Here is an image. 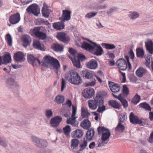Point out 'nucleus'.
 Instances as JSON below:
<instances>
[{
	"mask_svg": "<svg viewBox=\"0 0 153 153\" xmlns=\"http://www.w3.org/2000/svg\"><path fill=\"white\" fill-rule=\"evenodd\" d=\"M65 78L71 83L74 85H78L82 82L80 76L76 72L71 70L66 74Z\"/></svg>",
	"mask_w": 153,
	"mask_h": 153,
	"instance_id": "nucleus-1",
	"label": "nucleus"
},
{
	"mask_svg": "<svg viewBox=\"0 0 153 153\" xmlns=\"http://www.w3.org/2000/svg\"><path fill=\"white\" fill-rule=\"evenodd\" d=\"M103 104V98L102 96L99 94H97L94 100H90L88 101V105L89 108L92 110H95L98 105Z\"/></svg>",
	"mask_w": 153,
	"mask_h": 153,
	"instance_id": "nucleus-2",
	"label": "nucleus"
},
{
	"mask_svg": "<svg viewBox=\"0 0 153 153\" xmlns=\"http://www.w3.org/2000/svg\"><path fill=\"white\" fill-rule=\"evenodd\" d=\"M125 57L127 63L124 59H120L117 61L116 65L118 68L122 70H126L127 67L129 70H130L131 69V65L129 62V56H126Z\"/></svg>",
	"mask_w": 153,
	"mask_h": 153,
	"instance_id": "nucleus-3",
	"label": "nucleus"
},
{
	"mask_svg": "<svg viewBox=\"0 0 153 153\" xmlns=\"http://www.w3.org/2000/svg\"><path fill=\"white\" fill-rule=\"evenodd\" d=\"M131 123L134 124H139L143 125L147 123L148 120L146 119L139 118L133 112H131L129 116Z\"/></svg>",
	"mask_w": 153,
	"mask_h": 153,
	"instance_id": "nucleus-4",
	"label": "nucleus"
},
{
	"mask_svg": "<svg viewBox=\"0 0 153 153\" xmlns=\"http://www.w3.org/2000/svg\"><path fill=\"white\" fill-rule=\"evenodd\" d=\"M87 40L93 45L92 50L91 51L92 53L97 56H100L102 54L103 52V50L100 45L95 42H92L89 39H87Z\"/></svg>",
	"mask_w": 153,
	"mask_h": 153,
	"instance_id": "nucleus-5",
	"label": "nucleus"
},
{
	"mask_svg": "<svg viewBox=\"0 0 153 153\" xmlns=\"http://www.w3.org/2000/svg\"><path fill=\"white\" fill-rule=\"evenodd\" d=\"M26 10L28 13H32L36 16H37L40 13V9L36 4L30 5L27 8Z\"/></svg>",
	"mask_w": 153,
	"mask_h": 153,
	"instance_id": "nucleus-6",
	"label": "nucleus"
},
{
	"mask_svg": "<svg viewBox=\"0 0 153 153\" xmlns=\"http://www.w3.org/2000/svg\"><path fill=\"white\" fill-rule=\"evenodd\" d=\"M77 108L74 105L72 106V113L71 118L68 119L67 123L68 124H71L72 125H74L75 123V120L77 118L76 117Z\"/></svg>",
	"mask_w": 153,
	"mask_h": 153,
	"instance_id": "nucleus-7",
	"label": "nucleus"
},
{
	"mask_svg": "<svg viewBox=\"0 0 153 153\" xmlns=\"http://www.w3.org/2000/svg\"><path fill=\"white\" fill-rule=\"evenodd\" d=\"M95 91L91 88H87L84 89L82 92L83 97L85 98H90L94 95Z\"/></svg>",
	"mask_w": 153,
	"mask_h": 153,
	"instance_id": "nucleus-8",
	"label": "nucleus"
},
{
	"mask_svg": "<svg viewBox=\"0 0 153 153\" xmlns=\"http://www.w3.org/2000/svg\"><path fill=\"white\" fill-rule=\"evenodd\" d=\"M71 12L68 10H63L62 14L61 17L59 18V20L62 22L69 20L71 19Z\"/></svg>",
	"mask_w": 153,
	"mask_h": 153,
	"instance_id": "nucleus-9",
	"label": "nucleus"
},
{
	"mask_svg": "<svg viewBox=\"0 0 153 153\" xmlns=\"http://www.w3.org/2000/svg\"><path fill=\"white\" fill-rule=\"evenodd\" d=\"M20 20V14L16 13L11 15L9 17V21L12 24H15L18 23Z\"/></svg>",
	"mask_w": 153,
	"mask_h": 153,
	"instance_id": "nucleus-10",
	"label": "nucleus"
},
{
	"mask_svg": "<svg viewBox=\"0 0 153 153\" xmlns=\"http://www.w3.org/2000/svg\"><path fill=\"white\" fill-rule=\"evenodd\" d=\"M27 59L28 62L31 64L33 66H37L40 65V61L38 59H36L32 55H28Z\"/></svg>",
	"mask_w": 153,
	"mask_h": 153,
	"instance_id": "nucleus-11",
	"label": "nucleus"
},
{
	"mask_svg": "<svg viewBox=\"0 0 153 153\" xmlns=\"http://www.w3.org/2000/svg\"><path fill=\"white\" fill-rule=\"evenodd\" d=\"M57 39L64 43H68L69 42V38L68 35L64 32L58 33L56 36Z\"/></svg>",
	"mask_w": 153,
	"mask_h": 153,
	"instance_id": "nucleus-12",
	"label": "nucleus"
},
{
	"mask_svg": "<svg viewBox=\"0 0 153 153\" xmlns=\"http://www.w3.org/2000/svg\"><path fill=\"white\" fill-rule=\"evenodd\" d=\"M62 120V118L60 116H56L51 118L50 123L53 127H56L58 126Z\"/></svg>",
	"mask_w": 153,
	"mask_h": 153,
	"instance_id": "nucleus-13",
	"label": "nucleus"
},
{
	"mask_svg": "<svg viewBox=\"0 0 153 153\" xmlns=\"http://www.w3.org/2000/svg\"><path fill=\"white\" fill-rule=\"evenodd\" d=\"M13 58L15 61L19 62H23L25 59L24 53L20 51L15 53Z\"/></svg>",
	"mask_w": 153,
	"mask_h": 153,
	"instance_id": "nucleus-14",
	"label": "nucleus"
},
{
	"mask_svg": "<svg viewBox=\"0 0 153 153\" xmlns=\"http://www.w3.org/2000/svg\"><path fill=\"white\" fill-rule=\"evenodd\" d=\"M86 67L90 69H95L98 67L97 63V61L92 59L86 64Z\"/></svg>",
	"mask_w": 153,
	"mask_h": 153,
	"instance_id": "nucleus-15",
	"label": "nucleus"
},
{
	"mask_svg": "<svg viewBox=\"0 0 153 153\" xmlns=\"http://www.w3.org/2000/svg\"><path fill=\"white\" fill-rule=\"evenodd\" d=\"M22 39L23 42V46L27 47L31 43V39L30 36L27 35H24L22 37Z\"/></svg>",
	"mask_w": 153,
	"mask_h": 153,
	"instance_id": "nucleus-16",
	"label": "nucleus"
},
{
	"mask_svg": "<svg viewBox=\"0 0 153 153\" xmlns=\"http://www.w3.org/2000/svg\"><path fill=\"white\" fill-rule=\"evenodd\" d=\"M54 70L56 71V73L58 74V70L60 67V63L58 60L55 59L50 65Z\"/></svg>",
	"mask_w": 153,
	"mask_h": 153,
	"instance_id": "nucleus-17",
	"label": "nucleus"
},
{
	"mask_svg": "<svg viewBox=\"0 0 153 153\" xmlns=\"http://www.w3.org/2000/svg\"><path fill=\"white\" fill-rule=\"evenodd\" d=\"M145 46L147 50L151 54H153V42L151 40L145 42Z\"/></svg>",
	"mask_w": 153,
	"mask_h": 153,
	"instance_id": "nucleus-18",
	"label": "nucleus"
},
{
	"mask_svg": "<svg viewBox=\"0 0 153 153\" xmlns=\"http://www.w3.org/2000/svg\"><path fill=\"white\" fill-rule=\"evenodd\" d=\"M95 134L94 130L92 128L89 129L87 131L86 135L85 138L88 140H91L94 136Z\"/></svg>",
	"mask_w": 153,
	"mask_h": 153,
	"instance_id": "nucleus-19",
	"label": "nucleus"
},
{
	"mask_svg": "<svg viewBox=\"0 0 153 153\" xmlns=\"http://www.w3.org/2000/svg\"><path fill=\"white\" fill-rule=\"evenodd\" d=\"M90 114L87 108L83 107L81 109V116L83 118H88Z\"/></svg>",
	"mask_w": 153,
	"mask_h": 153,
	"instance_id": "nucleus-20",
	"label": "nucleus"
},
{
	"mask_svg": "<svg viewBox=\"0 0 153 153\" xmlns=\"http://www.w3.org/2000/svg\"><path fill=\"white\" fill-rule=\"evenodd\" d=\"M83 133L80 129H76L73 131L71 133L72 137L73 138H79L82 136Z\"/></svg>",
	"mask_w": 153,
	"mask_h": 153,
	"instance_id": "nucleus-21",
	"label": "nucleus"
},
{
	"mask_svg": "<svg viewBox=\"0 0 153 153\" xmlns=\"http://www.w3.org/2000/svg\"><path fill=\"white\" fill-rule=\"evenodd\" d=\"M113 95L114 97H115L120 101L124 108H126L128 106V104L127 101L123 97L121 94H120L118 96L115 95L114 94Z\"/></svg>",
	"mask_w": 153,
	"mask_h": 153,
	"instance_id": "nucleus-22",
	"label": "nucleus"
},
{
	"mask_svg": "<svg viewBox=\"0 0 153 153\" xmlns=\"http://www.w3.org/2000/svg\"><path fill=\"white\" fill-rule=\"evenodd\" d=\"M42 13L43 16L46 18L48 17L50 11L47 6L44 4L42 10Z\"/></svg>",
	"mask_w": 153,
	"mask_h": 153,
	"instance_id": "nucleus-23",
	"label": "nucleus"
},
{
	"mask_svg": "<svg viewBox=\"0 0 153 153\" xmlns=\"http://www.w3.org/2000/svg\"><path fill=\"white\" fill-rule=\"evenodd\" d=\"M81 76L86 79H91L93 78V74L86 70H84L82 72Z\"/></svg>",
	"mask_w": 153,
	"mask_h": 153,
	"instance_id": "nucleus-24",
	"label": "nucleus"
},
{
	"mask_svg": "<svg viewBox=\"0 0 153 153\" xmlns=\"http://www.w3.org/2000/svg\"><path fill=\"white\" fill-rule=\"evenodd\" d=\"M51 48L54 51L56 52L62 51L63 49V47L62 45L57 44H53Z\"/></svg>",
	"mask_w": 153,
	"mask_h": 153,
	"instance_id": "nucleus-25",
	"label": "nucleus"
},
{
	"mask_svg": "<svg viewBox=\"0 0 153 153\" xmlns=\"http://www.w3.org/2000/svg\"><path fill=\"white\" fill-rule=\"evenodd\" d=\"M80 125L84 129H88L91 126V123L88 119H85L82 122Z\"/></svg>",
	"mask_w": 153,
	"mask_h": 153,
	"instance_id": "nucleus-26",
	"label": "nucleus"
},
{
	"mask_svg": "<svg viewBox=\"0 0 153 153\" xmlns=\"http://www.w3.org/2000/svg\"><path fill=\"white\" fill-rule=\"evenodd\" d=\"M42 27H36L33 29H31L30 30V33L32 36H36Z\"/></svg>",
	"mask_w": 153,
	"mask_h": 153,
	"instance_id": "nucleus-27",
	"label": "nucleus"
},
{
	"mask_svg": "<svg viewBox=\"0 0 153 153\" xmlns=\"http://www.w3.org/2000/svg\"><path fill=\"white\" fill-rule=\"evenodd\" d=\"M146 72V70L142 67H140L137 70L136 74L139 77H142Z\"/></svg>",
	"mask_w": 153,
	"mask_h": 153,
	"instance_id": "nucleus-28",
	"label": "nucleus"
},
{
	"mask_svg": "<svg viewBox=\"0 0 153 153\" xmlns=\"http://www.w3.org/2000/svg\"><path fill=\"white\" fill-rule=\"evenodd\" d=\"M81 47L82 48L84 49L87 51H91L92 50L93 45H91L87 42L84 41L83 42L82 45Z\"/></svg>",
	"mask_w": 153,
	"mask_h": 153,
	"instance_id": "nucleus-29",
	"label": "nucleus"
},
{
	"mask_svg": "<svg viewBox=\"0 0 153 153\" xmlns=\"http://www.w3.org/2000/svg\"><path fill=\"white\" fill-rule=\"evenodd\" d=\"M145 52L143 49L140 48H137L136 49V54L138 57L143 58L144 56Z\"/></svg>",
	"mask_w": 153,
	"mask_h": 153,
	"instance_id": "nucleus-30",
	"label": "nucleus"
},
{
	"mask_svg": "<svg viewBox=\"0 0 153 153\" xmlns=\"http://www.w3.org/2000/svg\"><path fill=\"white\" fill-rule=\"evenodd\" d=\"M111 133L109 130L105 133H103L101 137V139L102 142L106 141H109V137Z\"/></svg>",
	"mask_w": 153,
	"mask_h": 153,
	"instance_id": "nucleus-31",
	"label": "nucleus"
},
{
	"mask_svg": "<svg viewBox=\"0 0 153 153\" xmlns=\"http://www.w3.org/2000/svg\"><path fill=\"white\" fill-rule=\"evenodd\" d=\"M109 105L115 109H119L120 106L119 104L115 100H110L108 102Z\"/></svg>",
	"mask_w": 153,
	"mask_h": 153,
	"instance_id": "nucleus-32",
	"label": "nucleus"
},
{
	"mask_svg": "<svg viewBox=\"0 0 153 153\" xmlns=\"http://www.w3.org/2000/svg\"><path fill=\"white\" fill-rule=\"evenodd\" d=\"M32 139L33 141L36 143L38 147H42V146H44L42 143L45 142L44 141L42 140H40L38 138L34 136L32 137Z\"/></svg>",
	"mask_w": 153,
	"mask_h": 153,
	"instance_id": "nucleus-33",
	"label": "nucleus"
},
{
	"mask_svg": "<svg viewBox=\"0 0 153 153\" xmlns=\"http://www.w3.org/2000/svg\"><path fill=\"white\" fill-rule=\"evenodd\" d=\"M53 26L54 28L59 30L64 28L65 25L62 23L58 22L54 23Z\"/></svg>",
	"mask_w": 153,
	"mask_h": 153,
	"instance_id": "nucleus-34",
	"label": "nucleus"
},
{
	"mask_svg": "<svg viewBox=\"0 0 153 153\" xmlns=\"http://www.w3.org/2000/svg\"><path fill=\"white\" fill-rule=\"evenodd\" d=\"M64 100L65 97L63 96L58 95L55 97V101L58 103H62L64 102Z\"/></svg>",
	"mask_w": 153,
	"mask_h": 153,
	"instance_id": "nucleus-35",
	"label": "nucleus"
},
{
	"mask_svg": "<svg viewBox=\"0 0 153 153\" xmlns=\"http://www.w3.org/2000/svg\"><path fill=\"white\" fill-rule=\"evenodd\" d=\"M36 23L37 25H40L41 24L47 25L49 24V23L48 21H45L44 19L42 18L37 19L36 20Z\"/></svg>",
	"mask_w": 153,
	"mask_h": 153,
	"instance_id": "nucleus-36",
	"label": "nucleus"
},
{
	"mask_svg": "<svg viewBox=\"0 0 153 153\" xmlns=\"http://www.w3.org/2000/svg\"><path fill=\"white\" fill-rule=\"evenodd\" d=\"M102 45L106 49L113 50L116 48V46L113 44L103 43Z\"/></svg>",
	"mask_w": 153,
	"mask_h": 153,
	"instance_id": "nucleus-37",
	"label": "nucleus"
},
{
	"mask_svg": "<svg viewBox=\"0 0 153 153\" xmlns=\"http://www.w3.org/2000/svg\"><path fill=\"white\" fill-rule=\"evenodd\" d=\"M4 62L2 64H6L11 62V57L10 54L8 53L5 55L3 59Z\"/></svg>",
	"mask_w": 153,
	"mask_h": 153,
	"instance_id": "nucleus-38",
	"label": "nucleus"
},
{
	"mask_svg": "<svg viewBox=\"0 0 153 153\" xmlns=\"http://www.w3.org/2000/svg\"><path fill=\"white\" fill-rule=\"evenodd\" d=\"M139 106L140 107L145 109L146 110L151 111V108L149 105L146 102L140 103Z\"/></svg>",
	"mask_w": 153,
	"mask_h": 153,
	"instance_id": "nucleus-39",
	"label": "nucleus"
},
{
	"mask_svg": "<svg viewBox=\"0 0 153 153\" xmlns=\"http://www.w3.org/2000/svg\"><path fill=\"white\" fill-rule=\"evenodd\" d=\"M71 59L72 62V63L77 68H80V61L76 59V58H71Z\"/></svg>",
	"mask_w": 153,
	"mask_h": 153,
	"instance_id": "nucleus-40",
	"label": "nucleus"
},
{
	"mask_svg": "<svg viewBox=\"0 0 153 153\" xmlns=\"http://www.w3.org/2000/svg\"><path fill=\"white\" fill-rule=\"evenodd\" d=\"M5 39L8 45L9 46H11L12 45V38L9 34H6L5 36Z\"/></svg>",
	"mask_w": 153,
	"mask_h": 153,
	"instance_id": "nucleus-41",
	"label": "nucleus"
},
{
	"mask_svg": "<svg viewBox=\"0 0 153 153\" xmlns=\"http://www.w3.org/2000/svg\"><path fill=\"white\" fill-rule=\"evenodd\" d=\"M140 99V96L136 94L131 100V102L134 104H137Z\"/></svg>",
	"mask_w": 153,
	"mask_h": 153,
	"instance_id": "nucleus-42",
	"label": "nucleus"
},
{
	"mask_svg": "<svg viewBox=\"0 0 153 153\" xmlns=\"http://www.w3.org/2000/svg\"><path fill=\"white\" fill-rule=\"evenodd\" d=\"M125 129L124 126L122 125L121 122H119L118 124L115 129V130L117 131L123 132Z\"/></svg>",
	"mask_w": 153,
	"mask_h": 153,
	"instance_id": "nucleus-43",
	"label": "nucleus"
},
{
	"mask_svg": "<svg viewBox=\"0 0 153 153\" xmlns=\"http://www.w3.org/2000/svg\"><path fill=\"white\" fill-rule=\"evenodd\" d=\"M79 143V141L78 140L74 139L71 140V148L72 149H74V148L77 147Z\"/></svg>",
	"mask_w": 153,
	"mask_h": 153,
	"instance_id": "nucleus-44",
	"label": "nucleus"
},
{
	"mask_svg": "<svg viewBox=\"0 0 153 153\" xmlns=\"http://www.w3.org/2000/svg\"><path fill=\"white\" fill-rule=\"evenodd\" d=\"M45 62L50 65L55 59L50 56H46L44 58Z\"/></svg>",
	"mask_w": 153,
	"mask_h": 153,
	"instance_id": "nucleus-45",
	"label": "nucleus"
},
{
	"mask_svg": "<svg viewBox=\"0 0 153 153\" xmlns=\"http://www.w3.org/2000/svg\"><path fill=\"white\" fill-rule=\"evenodd\" d=\"M80 151H82L83 149H84L86 148V147L87 145V141L84 140L83 141L81 142L80 143Z\"/></svg>",
	"mask_w": 153,
	"mask_h": 153,
	"instance_id": "nucleus-46",
	"label": "nucleus"
},
{
	"mask_svg": "<svg viewBox=\"0 0 153 153\" xmlns=\"http://www.w3.org/2000/svg\"><path fill=\"white\" fill-rule=\"evenodd\" d=\"M111 90L113 92L116 93L119 91L120 90V86L118 84H115L113 87L111 88Z\"/></svg>",
	"mask_w": 153,
	"mask_h": 153,
	"instance_id": "nucleus-47",
	"label": "nucleus"
},
{
	"mask_svg": "<svg viewBox=\"0 0 153 153\" xmlns=\"http://www.w3.org/2000/svg\"><path fill=\"white\" fill-rule=\"evenodd\" d=\"M33 46L34 48L40 50H43L42 48L41 45L40 43L39 42H36L33 44Z\"/></svg>",
	"mask_w": 153,
	"mask_h": 153,
	"instance_id": "nucleus-48",
	"label": "nucleus"
},
{
	"mask_svg": "<svg viewBox=\"0 0 153 153\" xmlns=\"http://www.w3.org/2000/svg\"><path fill=\"white\" fill-rule=\"evenodd\" d=\"M129 13L130 14L129 15V16L131 19H134L138 17L139 16V14L137 12H130Z\"/></svg>",
	"mask_w": 153,
	"mask_h": 153,
	"instance_id": "nucleus-49",
	"label": "nucleus"
},
{
	"mask_svg": "<svg viewBox=\"0 0 153 153\" xmlns=\"http://www.w3.org/2000/svg\"><path fill=\"white\" fill-rule=\"evenodd\" d=\"M108 130V129L104 127H101L99 126L97 128V131L99 134H100L102 133H104V132H106Z\"/></svg>",
	"mask_w": 153,
	"mask_h": 153,
	"instance_id": "nucleus-50",
	"label": "nucleus"
},
{
	"mask_svg": "<svg viewBox=\"0 0 153 153\" xmlns=\"http://www.w3.org/2000/svg\"><path fill=\"white\" fill-rule=\"evenodd\" d=\"M122 91L123 94L124 95L127 96L129 94V89L126 85H123Z\"/></svg>",
	"mask_w": 153,
	"mask_h": 153,
	"instance_id": "nucleus-51",
	"label": "nucleus"
},
{
	"mask_svg": "<svg viewBox=\"0 0 153 153\" xmlns=\"http://www.w3.org/2000/svg\"><path fill=\"white\" fill-rule=\"evenodd\" d=\"M64 133L66 135H68L71 132V129L69 126L67 125L63 128Z\"/></svg>",
	"mask_w": 153,
	"mask_h": 153,
	"instance_id": "nucleus-52",
	"label": "nucleus"
},
{
	"mask_svg": "<svg viewBox=\"0 0 153 153\" xmlns=\"http://www.w3.org/2000/svg\"><path fill=\"white\" fill-rule=\"evenodd\" d=\"M99 107L97 111L99 113H101L104 111L105 109V106L103 105V104H98Z\"/></svg>",
	"mask_w": 153,
	"mask_h": 153,
	"instance_id": "nucleus-53",
	"label": "nucleus"
},
{
	"mask_svg": "<svg viewBox=\"0 0 153 153\" xmlns=\"http://www.w3.org/2000/svg\"><path fill=\"white\" fill-rule=\"evenodd\" d=\"M36 37L42 39H44L46 37V34L40 31Z\"/></svg>",
	"mask_w": 153,
	"mask_h": 153,
	"instance_id": "nucleus-54",
	"label": "nucleus"
},
{
	"mask_svg": "<svg viewBox=\"0 0 153 153\" xmlns=\"http://www.w3.org/2000/svg\"><path fill=\"white\" fill-rule=\"evenodd\" d=\"M75 58H76L77 59L79 60V61L80 60L82 61L85 58L84 55L79 53H78V54L76 55Z\"/></svg>",
	"mask_w": 153,
	"mask_h": 153,
	"instance_id": "nucleus-55",
	"label": "nucleus"
},
{
	"mask_svg": "<svg viewBox=\"0 0 153 153\" xmlns=\"http://www.w3.org/2000/svg\"><path fill=\"white\" fill-rule=\"evenodd\" d=\"M97 13V12L88 13L86 15L85 17L86 18L90 19L95 16Z\"/></svg>",
	"mask_w": 153,
	"mask_h": 153,
	"instance_id": "nucleus-56",
	"label": "nucleus"
},
{
	"mask_svg": "<svg viewBox=\"0 0 153 153\" xmlns=\"http://www.w3.org/2000/svg\"><path fill=\"white\" fill-rule=\"evenodd\" d=\"M69 52L73 56V57H72L73 58H75L76 55L78 54L76 51L72 48L69 49Z\"/></svg>",
	"mask_w": 153,
	"mask_h": 153,
	"instance_id": "nucleus-57",
	"label": "nucleus"
},
{
	"mask_svg": "<svg viewBox=\"0 0 153 153\" xmlns=\"http://www.w3.org/2000/svg\"><path fill=\"white\" fill-rule=\"evenodd\" d=\"M45 114L46 116L48 118H50L53 115L52 111L51 110H46L45 112Z\"/></svg>",
	"mask_w": 153,
	"mask_h": 153,
	"instance_id": "nucleus-58",
	"label": "nucleus"
},
{
	"mask_svg": "<svg viewBox=\"0 0 153 153\" xmlns=\"http://www.w3.org/2000/svg\"><path fill=\"white\" fill-rule=\"evenodd\" d=\"M66 82L65 80L62 78V79L61 91H63L64 89L66 87Z\"/></svg>",
	"mask_w": 153,
	"mask_h": 153,
	"instance_id": "nucleus-59",
	"label": "nucleus"
},
{
	"mask_svg": "<svg viewBox=\"0 0 153 153\" xmlns=\"http://www.w3.org/2000/svg\"><path fill=\"white\" fill-rule=\"evenodd\" d=\"M96 80L94 79L92 81L88 82L85 83L86 86H93L95 84Z\"/></svg>",
	"mask_w": 153,
	"mask_h": 153,
	"instance_id": "nucleus-60",
	"label": "nucleus"
},
{
	"mask_svg": "<svg viewBox=\"0 0 153 153\" xmlns=\"http://www.w3.org/2000/svg\"><path fill=\"white\" fill-rule=\"evenodd\" d=\"M7 82L8 84L10 85H15L16 84V83L14 82V79H9L7 80Z\"/></svg>",
	"mask_w": 153,
	"mask_h": 153,
	"instance_id": "nucleus-61",
	"label": "nucleus"
},
{
	"mask_svg": "<svg viewBox=\"0 0 153 153\" xmlns=\"http://www.w3.org/2000/svg\"><path fill=\"white\" fill-rule=\"evenodd\" d=\"M128 54L129 56L131 59H133L134 57V53L132 50H130L128 53Z\"/></svg>",
	"mask_w": 153,
	"mask_h": 153,
	"instance_id": "nucleus-62",
	"label": "nucleus"
},
{
	"mask_svg": "<svg viewBox=\"0 0 153 153\" xmlns=\"http://www.w3.org/2000/svg\"><path fill=\"white\" fill-rule=\"evenodd\" d=\"M126 117L124 114H122L120 115V122H123L125 120Z\"/></svg>",
	"mask_w": 153,
	"mask_h": 153,
	"instance_id": "nucleus-63",
	"label": "nucleus"
},
{
	"mask_svg": "<svg viewBox=\"0 0 153 153\" xmlns=\"http://www.w3.org/2000/svg\"><path fill=\"white\" fill-rule=\"evenodd\" d=\"M149 141L151 143H153V131L151 132L149 138Z\"/></svg>",
	"mask_w": 153,
	"mask_h": 153,
	"instance_id": "nucleus-64",
	"label": "nucleus"
}]
</instances>
